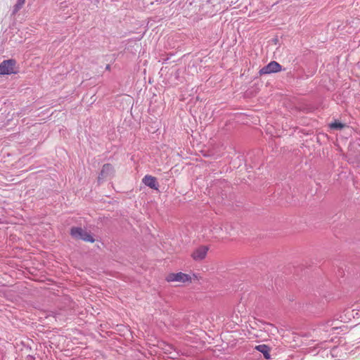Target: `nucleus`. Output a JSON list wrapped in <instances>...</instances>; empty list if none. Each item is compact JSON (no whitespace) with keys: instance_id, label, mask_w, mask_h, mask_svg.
I'll use <instances>...</instances> for the list:
<instances>
[{"instance_id":"obj_3","label":"nucleus","mask_w":360,"mask_h":360,"mask_svg":"<svg viewBox=\"0 0 360 360\" xmlns=\"http://www.w3.org/2000/svg\"><path fill=\"white\" fill-rule=\"evenodd\" d=\"M167 282H180L186 283L191 281V278L188 274L179 272V273H171L166 277Z\"/></svg>"},{"instance_id":"obj_8","label":"nucleus","mask_w":360,"mask_h":360,"mask_svg":"<svg viewBox=\"0 0 360 360\" xmlns=\"http://www.w3.org/2000/svg\"><path fill=\"white\" fill-rule=\"evenodd\" d=\"M347 330V327L345 326H342L340 327H330L329 329L326 330V334L323 335H340L341 332H342V335H345V330Z\"/></svg>"},{"instance_id":"obj_12","label":"nucleus","mask_w":360,"mask_h":360,"mask_svg":"<svg viewBox=\"0 0 360 360\" xmlns=\"http://www.w3.org/2000/svg\"><path fill=\"white\" fill-rule=\"evenodd\" d=\"M329 126L333 129L341 130L345 127L346 125L338 120H335L333 122L330 123Z\"/></svg>"},{"instance_id":"obj_10","label":"nucleus","mask_w":360,"mask_h":360,"mask_svg":"<svg viewBox=\"0 0 360 360\" xmlns=\"http://www.w3.org/2000/svg\"><path fill=\"white\" fill-rule=\"evenodd\" d=\"M212 231L213 235L215 238H224L226 237V236L223 234V230L221 226H216L213 227V229Z\"/></svg>"},{"instance_id":"obj_9","label":"nucleus","mask_w":360,"mask_h":360,"mask_svg":"<svg viewBox=\"0 0 360 360\" xmlns=\"http://www.w3.org/2000/svg\"><path fill=\"white\" fill-rule=\"evenodd\" d=\"M255 349H257L259 352L263 354V356H264V359H270L271 355L269 354V347L264 345H259L255 347Z\"/></svg>"},{"instance_id":"obj_7","label":"nucleus","mask_w":360,"mask_h":360,"mask_svg":"<svg viewBox=\"0 0 360 360\" xmlns=\"http://www.w3.org/2000/svg\"><path fill=\"white\" fill-rule=\"evenodd\" d=\"M142 182L150 188L154 190H158L159 184L157 181V179L150 175H146L142 179Z\"/></svg>"},{"instance_id":"obj_1","label":"nucleus","mask_w":360,"mask_h":360,"mask_svg":"<svg viewBox=\"0 0 360 360\" xmlns=\"http://www.w3.org/2000/svg\"><path fill=\"white\" fill-rule=\"evenodd\" d=\"M70 235L75 239H81L86 242L94 243V237L88 232L83 230L81 227L73 226L70 229Z\"/></svg>"},{"instance_id":"obj_11","label":"nucleus","mask_w":360,"mask_h":360,"mask_svg":"<svg viewBox=\"0 0 360 360\" xmlns=\"http://www.w3.org/2000/svg\"><path fill=\"white\" fill-rule=\"evenodd\" d=\"M25 0H17L16 4L13 6L12 15H15L23 6Z\"/></svg>"},{"instance_id":"obj_5","label":"nucleus","mask_w":360,"mask_h":360,"mask_svg":"<svg viewBox=\"0 0 360 360\" xmlns=\"http://www.w3.org/2000/svg\"><path fill=\"white\" fill-rule=\"evenodd\" d=\"M114 168L112 165L109 163L104 164L102 167L101 171L98 175V181L103 180L105 178L110 177L113 175Z\"/></svg>"},{"instance_id":"obj_4","label":"nucleus","mask_w":360,"mask_h":360,"mask_svg":"<svg viewBox=\"0 0 360 360\" xmlns=\"http://www.w3.org/2000/svg\"><path fill=\"white\" fill-rule=\"evenodd\" d=\"M281 65L276 61H271L259 70V75H267L278 72L281 70Z\"/></svg>"},{"instance_id":"obj_2","label":"nucleus","mask_w":360,"mask_h":360,"mask_svg":"<svg viewBox=\"0 0 360 360\" xmlns=\"http://www.w3.org/2000/svg\"><path fill=\"white\" fill-rule=\"evenodd\" d=\"M16 60L15 59L4 60L0 63V75L18 73L15 70Z\"/></svg>"},{"instance_id":"obj_13","label":"nucleus","mask_w":360,"mask_h":360,"mask_svg":"<svg viewBox=\"0 0 360 360\" xmlns=\"http://www.w3.org/2000/svg\"><path fill=\"white\" fill-rule=\"evenodd\" d=\"M105 70H110V65H107L106 67H105Z\"/></svg>"},{"instance_id":"obj_6","label":"nucleus","mask_w":360,"mask_h":360,"mask_svg":"<svg viewBox=\"0 0 360 360\" xmlns=\"http://www.w3.org/2000/svg\"><path fill=\"white\" fill-rule=\"evenodd\" d=\"M207 251V246H200L193 251L191 256L194 260L200 261L206 257Z\"/></svg>"}]
</instances>
